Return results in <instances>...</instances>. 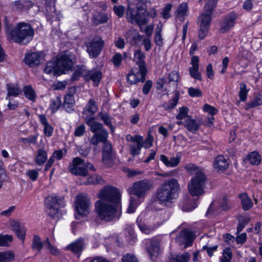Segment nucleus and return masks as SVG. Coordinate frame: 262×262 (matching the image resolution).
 <instances>
[{"mask_svg": "<svg viewBox=\"0 0 262 262\" xmlns=\"http://www.w3.org/2000/svg\"><path fill=\"white\" fill-rule=\"evenodd\" d=\"M4 25L8 40L20 45H26L33 39L34 32L30 24L22 22L13 26L5 18Z\"/></svg>", "mask_w": 262, "mask_h": 262, "instance_id": "obj_1", "label": "nucleus"}, {"mask_svg": "<svg viewBox=\"0 0 262 262\" xmlns=\"http://www.w3.org/2000/svg\"><path fill=\"white\" fill-rule=\"evenodd\" d=\"M180 190L177 179L166 180L157 188L155 199L160 204L166 205L172 203L178 197Z\"/></svg>", "mask_w": 262, "mask_h": 262, "instance_id": "obj_2", "label": "nucleus"}, {"mask_svg": "<svg viewBox=\"0 0 262 262\" xmlns=\"http://www.w3.org/2000/svg\"><path fill=\"white\" fill-rule=\"evenodd\" d=\"M154 187L153 182L150 180L144 179L135 182L133 186L128 189V193L131 195L129 204L127 210L128 213L135 212L137 206L140 203V200H143L147 192Z\"/></svg>", "mask_w": 262, "mask_h": 262, "instance_id": "obj_3", "label": "nucleus"}, {"mask_svg": "<svg viewBox=\"0 0 262 262\" xmlns=\"http://www.w3.org/2000/svg\"><path fill=\"white\" fill-rule=\"evenodd\" d=\"M185 168L189 174L194 175L188 184L189 192L192 196L203 195L207 182L206 174L202 169L192 163L187 164Z\"/></svg>", "mask_w": 262, "mask_h": 262, "instance_id": "obj_4", "label": "nucleus"}, {"mask_svg": "<svg viewBox=\"0 0 262 262\" xmlns=\"http://www.w3.org/2000/svg\"><path fill=\"white\" fill-rule=\"evenodd\" d=\"M80 77H82L85 81H92L95 86H97L102 78V72L98 69L88 70L84 65L77 66L71 77V80H78Z\"/></svg>", "mask_w": 262, "mask_h": 262, "instance_id": "obj_5", "label": "nucleus"}, {"mask_svg": "<svg viewBox=\"0 0 262 262\" xmlns=\"http://www.w3.org/2000/svg\"><path fill=\"white\" fill-rule=\"evenodd\" d=\"M95 210L99 217L106 222L118 219L121 212H117V205L110 204L102 201H97L95 203Z\"/></svg>", "mask_w": 262, "mask_h": 262, "instance_id": "obj_6", "label": "nucleus"}, {"mask_svg": "<svg viewBox=\"0 0 262 262\" xmlns=\"http://www.w3.org/2000/svg\"><path fill=\"white\" fill-rule=\"evenodd\" d=\"M146 12L144 5H138L135 8L132 4H128L126 17L128 21L133 25H145L148 22V19L146 17Z\"/></svg>", "mask_w": 262, "mask_h": 262, "instance_id": "obj_7", "label": "nucleus"}, {"mask_svg": "<svg viewBox=\"0 0 262 262\" xmlns=\"http://www.w3.org/2000/svg\"><path fill=\"white\" fill-rule=\"evenodd\" d=\"M95 117L85 119L86 124L90 126L91 130L94 133L91 139V143L97 145L100 142H104L108 137L107 132L103 128V125L101 123L95 122Z\"/></svg>", "mask_w": 262, "mask_h": 262, "instance_id": "obj_8", "label": "nucleus"}, {"mask_svg": "<svg viewBox=\"0 0 262 262\" xmlns=\"http://www.w3.org/2000/svg\"><path fill=\"white\" fill-rule=\"evenodd\" d=\"M99 198L100 201L117 205L120 200V194L116 187L107 186L101 190Z\"/></svg>", "mask_w": 262, "mask_h": 262, "instance_id": "obj_9", "label": "nucleus"}, {"mask_svg": "<svg viewBox=\"0 0 262 262\" xmlns=\"http://www.w3.org/2000/svg\"><path fill=\"white\" fill-rule=\"evenodd\" d=\"M91 206L90 199L87 195L81 194L78 195L75 203L76 211L79 215L86 216L89 213Z\"/></svg>", "mask_w": 262, "mask_h": 262, "instance_id": "obj_10", "label": "nucleus"}, {"mask_svg": "<svg viewBox=\"0 0 262 262\" xmlns=\"http://www.w3.org/2000/svg\"><path fill=\"white\" fill-rule=\"evenodd\" d=\"M104 46V41L100 37H97L88 43L87 52L90 57L95 58L100 54Z\"/></svg>", "mask_w": 262, "mask_h": 262, "instance_id": "obj_11", "label": "nucleus"}, {"mask_svg": "<svg viewBox=\"0 0 262 262\" xmlns=\"http://www.w3.org/2000/svg\"><path fill=\"white\" fill-rule=\"evenodd\" d=\"M84 160L80 158L76 157L73 160L72 165L69 166V170L74 175L85 177L88 174L87 169L83 166Z\"/></svg>", "mask_w": 262, "mask_h": 262, "instance_id": "obj_12", "label": "nucleus"}, {"mask_svg": "<svg viewBox=\"0 0 262 262\" xmlns=\"http://www.w3.org/2000/svg\"><path fill=\"white\" fill-rule=\"evenodd\" d=\"M104 144L102 150V161L107 166L110 167L115 159V151L113 150L111 144L107 140L101 142Z\"/></svg>", "mask_w": 262, "mask_h": 262, "instance_id": "obj_13", "label": "nucleus"}, {"mask_svg": "<svg viewBox=\"0 0 262 262\" xmlns=\"http://www.w3.org/2000/svg\"><path fill=\"white\" fill-rule=\"evenodd\" d=\"M194 238L193 232L187 229L182 230L176 237V241L179 245H184L185 247L191 245Z\"/></svg>", "mask_w": 262, "mask_h": 262, "instance_id": "obj_14", "label": "nucleus"}, {"mask_svg": "<svg viewBox=\"0 0 262 262\" xmlns=\"http://www.w3.org/2000/svg\"><path fill=\"white\" fill-rule=\"evenodd\" d=\"M59 72L61 75L67 71L71 70L73 62L72 59L67 55L63 54L59 57L56 61Z\"/></svg>", "mask_w": 262, "mask_h": 262, "instance_id": "obj_15", "label": "nucleus"}, {"mask_svg": "<svg viewBox=\"0 0 262 262\" xmlns=\"http://www.w3.org/2000/svg\"><path fill=\"white\" fill-rule=\"evenodd\" d=\"M160 248V243L157 238L147 239L146 242V249L149 253L151 260L154 261L158 255Z\"/></svg>", "mask_w": 262, "mask_h": 262, "instance_id": "obj_16", "label": "nucleus"}, {"mask_svg": "<svg viewBox=\"0 0 262 262\" xmlns=\"http://www.w3.org/2000/svg\"><path fill=\"white\" fill-rule=\"evenodd\" d=\"M147 72L142 73L137 69H132L127 76V80L129 84H135L139 82H144Z\"/></svg>", "mask_w": 262, "mask_h": 262, "instance_id": "obj_17", "label": "nucleus"}, {"mask_svg": "<svg viewBox=\"0 0 262 262\" xmlns=\"http://www.w3.org/2000/svg\"><path fill=\"white\" fill-rule=\"evenodd\" d=\"M237 16V14L234 12L227 14L221 25L220 32L224 33L228 31L234 26Z\"/></svg>", "mask_w": 262, "mask_h": 262, "instance_id": "obj_18", "label": "nucleus"}, {"mask_svg": "<svg viewBox=\"0 0 262 262\" xmlns=\"http://www.w3.org/2000/svg\"><path fill=\"white\" fill-rule=\"evenodd\" d=\"M10 225L17 237L23 242L25 239L26 232L24 225L18 221L14 220L10 221Z\"/></svg>", "mask_w": 262, "mask_h": 262, "instance_id": "obj_19", "label": "nucleus"}, {"mask_svg": "<svg viewBox=\"0 0 262 262\" xmlns=\"http://www.w3.org/2000/svg\"><path fill=\"white\" fill-rule=\"evenodd\" d=\"M198 19L201 21L200 28L199 31V37L200 39H203L206 36L211 22L209 17H202L200 16Z\"/></svg>", "mask_w": 262, "mask_h": 262, "instance_id": "obj_20", "label": "nucleus"}, {"mask_svg": "<svg viewBox=\"0 0 262 262\" xmlns=\"http://www.w3.org/2000/svg\"><path fill=\"white\" fill-rule=\"evenodd\" d=\"M125 37L127 43L135 46L142 40V36L139 34L137 30L131 29L127 31Z\"/></svg>", "mask_w": 262, "mask_h": 262, "instance_id": "obj_21", "label": "nucleus"}, {"mask_svg": "<svg viewBox=\"0 0 262 262\" xmlns=\"http://www.w3.org/2000/svg\"><path fill=\"white\" fill-rule=\"evenodd\" d=\"M134 60L138 66L139 69L142 71V73L147 72L146 64L144 61L145 55L141 50L138 49L134 52Z\"/></svg>", "mask_w": 262, "mask_h": 262, "instance_id": "obj_22", "label": "nucleus"}, {"mask_svg": "<svg viewBox=\"0 0 262 262\" xmlns=\"http://www.w3.org/2000/svg\"><path fill=\"white\" fill-rule=\"evenodd\" d=\"M97 110V106L95 101L93 99H90L88 103L85 106L83 112L82 113V116L85 120L88 118L92 117L93 115L95 113Z\"/></svg>", "mask_w": 262, "mask_h": 262, "instance_id": "obj_23", "label": "nucleus"}, {"mask_svg": "<svg viewBox=\"0 0 262 262\" xmlns=\"http://www.w3.org/2000/svg\"><path fill=\"white\" fill-rule=\"evenodd\" d=\"M201 124L199 120L193 119L191 116H188L185 121L184 127L189 132L196 134Z\"/></svg>", "mask_w": 262, "mask_h": 262, "instance_id": "obj_24", "label": "nucleus"}, {"mask_svg": "<svg viewBox=\"0 0 262 262\" xmlns=\"http://www.w3.org/2000/svg\"><path fill=\"white\" fill-rule=\"evenodd\" d=\"M12 5L16 11L22 12L29 10L34 6V3L30 0H19L15 1Z\"/></svg>", "mask_w": 262, "mask_h": 262, "instance_id": "obj_25", "label": "nucleus"}, {"mask_svg": "<svg viewBox=\"0 0 262 262\" xmlns=\"http://www.w3.org/2000/svg\"><path fill=\"white\" fill-rule=\"evenodd\" d=\"M40 55L38 53L33 52L26 55L24 61L30 67H33L40 63Z\"/></svg>", "mask_w": 262, "mask_h": 262, "instance_id": "obj_26", "label": "nucleus"}, {"mask_svg": "<svg viewBox=\"0 0 262 262\" xmlns=\"http://www.w3.org/2000/svg\"><path fill=\"white\" fill-rule=\"evenodd\" d=\"M84 239L80 238L69 245L67 248L75 254H80L84 248Z\"/></svg>", "mask_w": 262, "mask_h": 262, "instance_id": "obj_27", "label": "nucleus"}, {"mask_svg": "<svg viewBox=\"0 0 262 262\" xmlns=\"http://www.w3.org/2000/svg\"><path fill=\"white\" fill-rule=\"evenodd\" d=\"M136 141L129 145V153L135 156L139 155L140 150L143 146V138L138 137L136 138Z\"/></svg>", "mask_w": 262, "mask_h": 262, "instance_id": "obj_28", "label": "nucleus"}, {"mask_svg": "<svg viewBox=\"0 0 262 262\" xmlns=\"http://www.w3.org/2000/svg\"><path fill=\"white\" fill-rule=\"evenodd\" d=\"M75 100L74 97L72 94H67L64 97L63 107L68 113H72L74 111Z\"/></svg>", "mask_w": 262, "mask_h": 262, "instance_id": "obj_29", "label": "nucleus"}, {"mask_svg": "<svg viewBox=\"0 0 262 262\" xmlns=\"http://www.w3.org/2000/svg\"><path fill=\"white\" fill-rule=\"evenodd\" d=\"M205 5V12L200 16L202 17H209L212 19L213 10L216 8L218 0H207Z\"/></svg>", "mask_w": 262, "mask_h": 262, "instance_id": "obj_30", "label": "nucleus"}, {"mask_svg": "<svg viewBox=\"0 0 262 262\" xmlns=\"http://www.w3.org/2000/svg\"><path fill=\"white\" fill-rule=\"evenodd\" d=\"M46 11L48 19H53L56 16L55 3L56 0H45Z\"/></svg>", "mask_w": 262, "mask_h": 262, "instance_id": "obj_31", "label": "nucleus"}, {"mask_svg": "<svg viewBox=\"0 0 262 262\" xmlns=\"http://www.w3.org/2000/svg\"><path fill=\"white\" fill-rule=\"evenodd\" d=\"M228 162L226 159L223 156L219 155L215 159L214 166L218 170L224 171L228 168Z\"/></svg>", "mask_w": 262, "mask_h": 262, "instance_id": "obj_32", "label": "nucleus"}, {"mask_svg": "<svg viewBox=\"0 0 262 262\" xmlns=\"http://www.w3.org/2000/svg\"><path fill=\"white\" fill-rule=\"evenodd\" d=\"M108 16L105 13L97 12L93 14L92 21L95 26L104 24L107 22Z\"/></svg>", "mask_w": 262, "mask_h": 262, "instance_id": "obj_33", "label": "nucleus"}, {"mask_svg": "<svg viewBox=\"0 0 262 262\" xmlns=\"http://www.w3.org/2000/svg\"><path fill=\"white\" fill-rule=\"evenodd\" d=\"M6 89L7 91V95L6 99L10 98L11 96L17 97L21 94V90L16 84L8 83L6 85Z\"/></svg>", "mask_w": 262, "mask_h": 262, "instance_id": "obj_34", "label": "nucleus"}, {"mask_svg": "<svg viewBox=\"0 0 262 262\" xmlns=\"http://www.w3.org/2000/svg\"><path fill=\"white\" fill-rule=\"evenodd\" d=\"M39 121L43 125V133L47 137H51L53 134V128L49 124L44 115L39 116Z\"/></svg>", "mask_w": 262, "mask_h": 262, "instance_id": "obj_35", "label": "nucleus"}, {"mask_svg": "<svg viewBox=\"0 0 262 262\" xmlns=\"http://www.w3.org/2000/svg\"><path fill=\"white\" fill-rule=\"evenodd\" d=\"M44 71L45 73L52 74L54 76H59L61 75V72H59V69H58L56 61L48 62L46 64Z\"/></svg>", "mask_w": 262, "mask_h": 262, "instance_id": "obj_36", "label": "nucleus"}, {"mask_svg": "<svg viewBox=\"0 0 262 262\" xmlns=\"http://www.w3.org/2000/svg\"><path fill=\"white\" fill-rule=\"evenodd\" d=\"M238 197L241 200L242 208L245 211H247L253 207V202L247 193H241L238 195Z\"/></svg>", "mask_w": 262, "mask_h": 262, "instance_id": "obj_37", "label": "nucleus"}, {"mask_svg": "<svg viewBox=\"0 0 262 262\" xmlns=\"http://www.w3.org/2000/svg\"><path fill=\"white\" fill-rule=\"evenodd\" d=\"M190 257V254L188 252H184L171 257L169 262H188Z\"/></svg>", "mask_w": 262, "mask_h": 262, "instance_id": "obj_38", "label": "nucleus"}, {"mask_svg": "<svg viewBox=\"0 0 262 262\" xmlns=\"http://www.w3.org/2000/svg\"><path fill=\"white\" fill-rule=\"evenodd\" d=\"M136 223L140 230L145 234H148L154 230L153 228L147 226L143 223L141 216H139L137 217Z\"/></svg>", "mask_w": 262, "mask_h": 262, "instance_id": "obj_39", "label": "nucleus"}, {"mask_svg": "<svg viewBox=\"0 0 262 262\" xmlns=\"http://www.w3.org/2000/svg\"><path fill=\"white\" fill-rule=\"evenodd\" d=\"M247 161L252 165H258L260 162L261 156L256 151H253L248 155Z\"/></svg>", "mask_w": 262, "mask_h": 262, "instance_id": "obj_40", "label": "nucleus"}, {"mask_svg": "<svg viewBox=\"0 0 262 262\" xmlns=\"http://www.w3.org/2000/svg\"><path fill=\"white\" fill-rule=\"evenodd\" d=\"M61 103L60 97L57 96L52 98L50 100V108L52 110V113L56 112L61 106Z\"/></svg>", "mask_w": 262, "mask_h": 262, "instance_id": "obj_41", "label": "nucleus"}, {"mask_svg": "<svg viewBox=\"0 0 262 262\" xmlns=\"http://www.w3.org/2000/svg\"><path fill=\"white\" fill-rule=\"evenodd\" d=\"M31 248L33 250H36L40 252L43 248V242L38 235H34L32 239Z\"/></svg>", "mask_w": 262, "mask_h": 262, "instance_id": "obj_42", "label": "nucleus"}, {"mask_svg": "<svg viewBox=\"0 0 262 262\" xmlns=\"http://www.w3.org/2000/svg\"><path fill=\"white\" fill-rule=\"evenodd\" d=\"M261 105H262V94H259L254 100L247 102L246 104L245 108L249 110Z\"/></svg>", "mask_w": 262, "mask_h": 262, "instance_id": "obj_43", "label": "nucleus"}, {"mask_svg": "<svg viewBox=\"0 0 262 262\" xmlns=\"http://www.w3.org/2000/svg\"><path fill=\"white\" fill-rule=\"evenodd\" d=\"M188 5L186 3H182L178 8L177 10V16L181 20L184 19V17L187 15L188 11Z\"/></svg>", "mask_w": 262, "mask_h": 262, "instance_id": "obj_44", "label": "nucleus"}, {"mask_svg": "<svg viewBox=\"0 0 262 262\" xmlns=\"http://www.w3.org/2000/svg\"><path fill=\"white\" fill-rule=\"evenodd\" d=\"M47 159V154L45 150L39 149L35 158L36 163L39 165H42Z\"/></svg>", "mask_w": 262, "mask_h": 262, "instance_id": "obj_45", "label": "nucleus"}, {"mask_svg": "<svg viewBox=\"0 0 262 262\" xmlns=\"http://www.w3.org/2000/svg\"><path fill=\"white\" fill-rule=\"evenodd\" d=\"M23 92L26 97L30 100L34 101L36 97V93L31 85L24 86Z\"/></svg>", "mask_w": 262, "mask_h": 262, "instance_id": "obj_46", "label": "nucleus"}, {"mask_svg": "<svg viewBox=\"0 0 262 262\" xmlns=\"http://www.w3.org/2000/svg\"><path fill=\"white\" fill-rule=\"evenodd\" d=\"M239 89V98L241 101L244 102L247 99L249 90L247 89L246 84L243 82L240 83Z\"/></svg>", "mask_w": 262, "mask_h": 262, "instance_id": "obj_47", "label": "nucleus"}, {"mask_svg": "<svg viewBox=\"0 0 262 262\" xmlns=\"http://www.w3.org/2000/svg\"><path fill=\"white\" fill-rule=\"evenodd\" d=\"M14 258V254L11 251L0 252V262H11Z\"/></svg>", "mask_w": 262, "mask_h": 262, "instance_id": "obj_48", "label": "nucleus"}, {"mask_svg": "<svg viewBox=\"0 0 262 262\" xmlns=\"http://www.w3.org/2000/svg\"><path fill=\"white\" fill-rule=\"evenodd\" d=\"M232 258V252L230 248H225L223 252V256L221 258V262H228Z\"/></svg>", "mask_w": 262, "mask_h": 262, "instance_id": "obj_49", "label": "nucleus"}, {"mask_svg": "<svg viewBox=\"0 0 262 262\" xmlns=\"http://www.w3.org/2000/svg\"><path fill=\"white\" fill-rule=\"evenodd\" d=\"M102 182V177L98 175H94L88 178L85 183L86 185L101 184Z\"/></svg>", "mask_w": 262, "mask_h": 262, "instance_id": "obj_50", "label": "nucleus"}, {"mask_svg": "<svg viewBox=\"0 0 262 262\" xmlns=\"http://www.w3.org/2000/svg\"><path fill=\"white\" fill-rule=\"evenodd\" d=\"M99 116L105 125L111 128L113 126L111 123L112 117L109 116L107 113L105 112H100L99 113Z\"/></svg>", "mask_w": 262, "mask_h": 262, "instance_id": "obj_51", "label": "nucleus"}, {"mask_svg": "<svg viewBox=\"0 0 262 262\" xmlns=\"http://www.w3.org/2000/svg\"><path fill=\"white\" fill-rule=\"evenodd\" d=\"M12 239L13 237L10 235L0 234V247L8 246Z\"/></svg>", "mask_w": 262, "mask_h": 262, "instance_id": "obj_52", "label": "nucleus"}, {"mask_svg": "<svg viewBox=\"0 0 262 262\" xmlns=\"http://www.w3.org/2000/svg\"><path fill=\"white\" fill-rule=\"evenodd\" d=\"M179 99V92H176V93L174 94L173 97L169 100L168 101V108L170 110L173 109L177 105L178 101Z\"/></svg>", "mask_w": 262, "mask_h": 262, "instance_id": "obj_53", "label": "nucleus"}, {"mask_svg": "<svg viewBox=\"0 0 262 262\" xmlns=\"http://www.w3.org/2000/svg\"><path fill=\"white\" fill-rule=\"evenodd\" d=\"M37 135L30 136L27 138H19L18 141L19 142L23 143L24 144H36V140H37Z\"/></svg>", "mask_w": 262, "mask_h": 262, "instance_id": "obj_54", "label": "nucleus"}, {"mask_svg": "<svg viewBox=\"0 0 262 262\" xmlns=\"http://www.w3.org/2000/svg\"><path fill=\"white\" fill-rule=\"evenodd\" d=\"M188 93L191 97H201L202 96V92L201 90L193 87H190L188 89Z\"/></svg>", "mask_w": 262, "mask_h": 262, "instance_id": "obj_55", "label": "nucleus"}, {"mask_svg": "<svg viewBox=\"0 0 262 262\" xmlns=\"http://www.w3.org/2000/svg\"><path fill=\"white\" fill-rule=\"evenodd\" d=\"M188 112V109L186 107H182L179 108V112L176 116V119L178 120H182L185 118H187Z\"/></svg>", "mask_w": 262, "mask_h": 262, "instance_id": "obj_56", "label": "nucleus"}, {"mask_svg": "<svg viewBox=\"0 0 262 262\" xmlns=\"http://www.w3.org/2000/svg\"><path fill=\"white\" fill-rule=\"evenodd\" d=\"M122 262H139L134 255L126 253L121 258Z\"/></svg>", "mask_w": 262, "mask_h": 262, "instance_id": "obj_57", "label": "nucleus"}, {"mask_svg": "<svg viewBox=\"0 0 262 262\" xmlns=\"http://www.w3.org/2000/svg\"><path fill=\"white\" fill-rule=\"evenodd\" d=\"M123 59L121 54L119 53H115L113 56L112 61L115 67H118L121 64V62Z\"/></svg>", "mask_w": 262, "mask_h": 262, "instance_id": "obj_58", "label": "nucleus"}, {"mask_svg": "<svg viewBox=\"0 0 262 262\" xmlns=\"http://www.w3.org/2000/svg\"><path fill=\"white\" fill-rule=\"evenodd\" d=\"M231 204L228 201L227 198L225 196L223 198L222 201L220 204V207L222 210L226 211L230 208Z\"/></svg>", "mask_w": 262, "mask_h": 262, "instance_id": "obj_59", "label": "nucleus"}, {"mask_svg": "<svg viewBox=\"0 0 262 262\" xmlns=\"http://www.w3.org/2000/svg\"><path fill=\"white\" fill-rule=\"evenodd\" d=\"M113 10L115 14L119 17H122L124 15L125 8L122 5L114 6Z\"/></svg>", "mask_w": 262, "mask_h": 262, "instance_id": "obj_60", "label": "nucleus"}, {"mask_svg": "<svg viewBox=\"0 0 262 262\" xmlns=\"http://www.w3.org/2000/svg\"><path fill=\"white\" fill-rule=\"evenodd\" d=\"M190 76L195 79L201 81V74L199 72V69L189 68Z\"/></svg>", "mask_w": 262, "mask_h": 262, "instance_id": "obj_61", "label": "nucleus"}, {"mask_svg": "<svg viewBox=\"0 0 262 262\" xmlns=\"http://www.w3.org/2000/svg\"><path fill=\"white\" fill-rule=\"evenodd\" d=\"M168 83L173 81L178 82L179 79V74L176 71H171L168 76Z\"/></svg>", "mask_w": 262, "mask_h": 262, "instance_id": "obj_62", "label": "nucleus"}, {"mask_svg": "<svg viewBox=\"0 0 262 262\" xmlns=\"http://www.w3.org/2000/svg\"><path fill=\"white\" fill-rule=\"evenodd\" d=\"M172 6L170 4H167L166 6L163 8L162 15L164 18L167 19L170 17V11L171 9Z\"/></svg>", "mask_w": 262, "mask_h": 262, "instance_id": "obj_63", "label": "nucleus"}, {"mask_svg": "<svg viewBox=\"0 0 262 262\" xmlns=\"http://www.w3.org/2000/svg\"><path fill=\"white\" fill-rule=\"evenodd\" d=\"M203 110L206 112H208L212 116L217 113V110L216 108L208 104H206L204 105Z\"/></svg>", "mask_w": 262, "mask_h": 262, "instance_id": "obj_64", "label": "nucleus"}]
</instances>
